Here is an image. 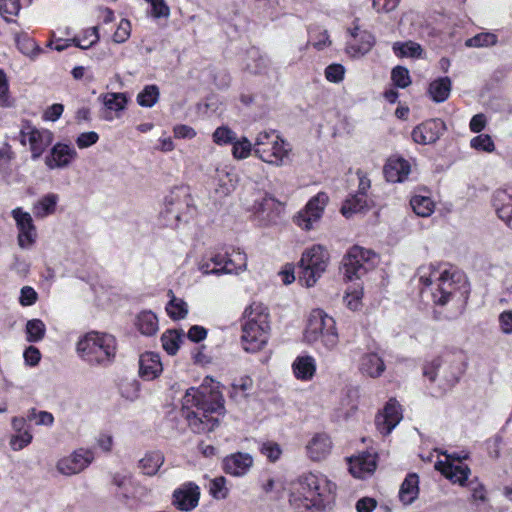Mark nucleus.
<instances>
[{"label":"nucleus","mask_w":512,"mask_h":512,"mask_svg":"<svg viewBox=\"0 0 512 512\" xmlns=\"http://www.w3.org/2000/svg\"><path fill=\"white\" fill-rule=\"evenodd\" d=\"M213 385L205 382L198 388H189L182 400L181 414L194 433H208L219 424L218 417L212 414H222L224 400L218 390V385L211 380Z\"/></svg>","instance_id":"nucleus-1"},{"label":"nucleus","mask_w":512,"mask_h":512,"mask_svg":"<svg viewBox=\"0 0 512 512\" xmlns=\"http://www.w3.org/2000/svg\"><path fill=\"white\" fill-rule=\"evenodd\" d=\"M336 485L324 475L308 473L291 483L289 503L296 512H320L335 500Z\"/></svg>","instance_id":"nucleus-2"},{"label":"nucleus","mask_w":512,"mask_h":512,"mask_svg":"<svg viewBox=\"0 0 512 512\" xmlns=\"http://www.w3.org/2000/svg\"><path fill=\"white\" fill-rule=\"evenodd\" d=\"M429 272L425 268L419 270V281L423 285L421 294L429 293L437 305H445L451 298H454L462 286L465 288L463 276L459 273H451L447 269L442 271L439 268L430 266Z\"/></svg>","instance_id":"nucleus-3"},{"label":"nucleus","mask_w":512,"mask_h":512,"mask_svg":"<svg viewBox=\"0 0 512 512\" xmlns=\"http://www.w3.org/2000/svg\"><path fill=\"white\" fill-rule=\"evenodd\" d=\"M269 314L261 303H253L243 313L241 344L249 353L260 351L269 338Z\"/></svg>","instance_id":"nucleus-4"},{"label":"nucleus","mask_w":512,"mask_h":512,"mask_svg":"<svg viewBox=\"0 0 512 512\" xmlns=\"http://www.w3.org/2000/svg\"><path fill=\"white\" fill-rule=\"evenodd\" d=\"M76 350L89 365L107 366L115 357L116 339L110 334L92 331L79 339Z\"/></svg>","instance_id":"nucleus-5"},{"label":"nucleus","mask_w":512,"mask_h":512,"mask_svg":"<svg viewBox=\"0 0 512 512\" xmlns=\"http://www.w3.org/2000/svg\"><path fill=\"white\" fill-rule=\"evenodd\" d=\"M304 340L309 344L320 342L327 350L334 349L338 344L335 320L323 310H313L308 318Z\"/></svg>","instance_id":"nucleus-6"},{"label":"nucleus","mask_w":512,"mask_h":512,"mask_svg":"<svg viewBox=\"0 0 512 512\" xmlns=\"http://www.w3.org/2000/svg\"><path fill=\"white\" fill-rule=\"evenodd\" d=\"M191 198L186 187H176L166 197L164 209L160 213L162 224L176 228L181 222H187L194 212Z\"/></svg>","instance_id":"nucleus-7"},{"label":"nucleus","mask_w":512,"mask_h":512,"mask_svg":"<svg viewBox=\"0 0 512 512\" xmlns=\"http://www.w3.org/2000/svg\"><path fill=\"white\" fill-rule=\"evenodd\" d=\"M329 254L321 245H314L303 252L298 263V280L312 287L327 268Z\"/></svg>","instance_id":"nucleus-8"},{"label":"nucleus","mask_w":512,"mask_h":512,"mask_svg":"<svg viewBox=\"0 0 512 512\" xmlns=\"http://www.w3.org/2000/svg\"><path fill=\"white\" fill-rule=\"evenodd\" d=\"M377 263V255L360 246L351 247L342 260L341 270L344 279L353 281L363 277L372 270Z\"/></svg>","instance_id":"nucleus-9"},{"label":"nucleus","mask_w":512,"mask_h":512,"mask_svg":"<svg viewBox=\"0 0 512 512\" xmlns=\"http://www.w3.org/2000/svg\"><path fill=\"white\" fill-rule=\"evenodd\" d=\"M443 365L451 370L450 377L447 381L450 385H454L465 371L466 357L461 350L445 352L440 357L434 359L430 364L425 365L423 369L424 376L433 382L436 378V370L440 369Z\"/></svg>","instance_id":"nucleus-10"},{"label":"nucleus","mask_w":512,"mask_h":512,"mask_svg":"<svg viewBox=\"0 0 512 512\" xmlns=\"http://www.w3.org/2000/svg\"><path fill=\"white\" fill-rule=\"evenodd\" d=\"M328 201V195L324 192H319L297 213L294 217L295 224L306 231L314 229L315 224L320 221Z\"/></svg>","instance_id":"nucleus-11"},{"label":"nucleus","mask_w":512,"mask_h":512,"mask_svg":"<svg viewBox=\"0 0 512 512\" xmlns=\"http://www.w3.org/2000/svg\"><path fill=\"white\" fill-rule=\"evenodd\" d=\"M20 141L23 145L29 142L31 157L38 159L53 141V133L47 129H37L28 121L23 122L20 130Z\"/></svg>","instance_id":"nucleus-12"},{"label":"nucleus","mask_w":512,"mask_h":512,"mask_svg":"<svg viewBox=\"0 0 512 512\" xmlns=\"http://www.w3.org/2000/svg\"><path fill=\"white\" fill-rule=\"evenodd\" d=\"M94 460V454L87 449H77L71 454L60 458L56 463L57 471L64 476H72L81 473Z\"/></svg>","instance_id":"nucleus-13"},{"label":"nucleus","mask_w":512,"mask_h":512,"mask_svg":"<svg viewBox=\"0 0 512 512\" xmlns=\"http://www.w3.org/2000/svg\"><path fill=\"white\" fill-rule=\"evenodd\" d=\"M446 124L439 118L429 119L417 125L412 131V139L417 144L436 143L446 131Z\"/></svg>","instance_id":"nucleus-14"},{"label":"nucleus","mask_w":512,"mask_h":512,"mask_svg":"<svg viewBox=\"0 0 512 512\" xmlns=\"http://www.w3.org/2000/svg\"><path fill=\"white\" fill-rule=\"evenodd\" d=\"M12 217L18 228V244L23 249L30 248L36 241V227L33 224L32 216L28 212H24L22 208L12 210Z\"/></svg>","instance_id":"nucleus-15"},{"label":"nucleus","mask_w":512,"mask_h":512,"mask_svg":"<svg viewBox=\"0 0 512 512\" xmlns=\"http://www.w3.org/2000/svg\"><path fill=\"white\" fill-rule=\"evenodd\" d=\"M251 210L264 224H271L280 217L283 206L274 197L264 194L259 199H255Z\"/></svg>","instance_id":"nucleus-16"},{"label":"nucleus","mask_w":512,"mask_h":512,"mask_svg":"<svg viewBox=\"0 0 512 512\" xmlns=\"http://www.w3.org/2000/svg\"><path fill=\"white\" fill-rule=\"evenodd\" d=\"M402 419L400 404L395 399H390L382 411L375 417V425L382 435H388Z\"/></svg>","instance_id":"nucleus-17"},{"label":"nucleus","mask_w":512,"mask_h":512,"mask_svg":"<svg viewBox=\"0 0 512 512\" xmlns=\"http://www.w3.org/2000/svg\"><path fill=\"white\" fill-rule=\"evenodd\" d=\"M77 156V151L72 146L64 143H57L45 157V164L49 169L66 168L77 158Z\"/></svg>","instance_id":"nucleus-18"},{"label":"nucleus","mask_w":512,"mask_h":512,"mask_svg":"<svg viewBox=\"0 0 512 512\" xmlns=\"http://www.w3.org/2000/svg\"><path fill=\"white\" fill-rule=\"evenodd\" d=\"M200 497L199 487L188 482L173 492V505L181 511H190L198 505Z\"/></svg>","instance_id":"nucleus-19"},{"label":"nucleus","mask_w":512,"mask_h":512,"mask_svg":"<svg viewBox=\"0 0 512 512\" xmlns=\"http://www.w3.org/2000/svg\"><path fill=\"white\" fill-rule=\"evenodd\" d=\"M492 206L499 219L512 229V187L497 189L492 196Z\"/></svg>","instance_id":"nucleus-20"},{"label":"nucleus","mask_w":512,"mask_h":512,"mask_svg":"<svg viewBox=\"0 0 512 512\" xmlns=\"http://www.w3.org/2000/svg\"><path fill=\"white\" fill-rule=\"evenodd\" d=\"M376 469V454L363 452L358 456L349 458L350 473L360 479L370 476Z\"/></svg>","instance_id":"nucleus-21"},{"label":"nucleus","mask_w":512,"mask_h":512,"mask_svg":"<svg viewBox=\"0 0 512 512\" xmlns=\"http://www.w3.org/2000/svg\"><path fill=\"white\" fill-rule=\"evenodd\" d=\"M253 464V458L248 453L237 452L223 459V470L232 476L245 475Z\"/></svg>","instance_id":"nucleus-22"},{"label":"nucleus","mask_w":512,"mask_h":512,"mask_svg":"<svg viewBox=\"0 0 512 512\" xmlns=\"http://www.w3.org/2000/svg\"><path fill=\"white\" fill-rule=\"evenodd\" d=\"M272 143L273 144H270L265 149V152H267V154H260L258 157L266 163L275 166H281L284 164L285 158H287L289 155V144L286 143L285 140L282 139L279 135L276 137L274 141H272Z\"/></svg>","instance_id":"nucleus-23"},{"label":"nucleus","mask_w":512,"mask_h":512,"mask_svg":"<svg viewBox=\"0 0 512 512\" xmlns=\"http://www.w3.org/2000/svg\"><path fill=\"white\" fill-rule=\"evenodd\" d=\"M163 370L160 356L157 353L146 352L139 359V376L146 381L157 378Z\"/></svg>","instance_id":"nucleus-24"},{"label":"nucleus","mask_w":512,"mask_h":512,"mask_svg":"<svg viewBox=\"0 0 512 512\" xmlns=\"http://www.w3.org/2000/svg\"><path fill=\"white\" fill-rule=\"evenodd\" d=\"M385 369L384 360L378 352H368L360 358L359 370L365 376L378 378L384 373Z\"/></svg>","instance_id":"nucleus-25"},{"label":"nucleus","mask_w":512,"mask_h":512,"mask_svg":"<svg viewBox=\"0 0 512 512\" xmlns=\"http://www.w3.org/2000/svg\"><path fill=\"white\" fill-rule=\"evenodd\" d=\"M435 469L440 471L453 483H459L460 485H465L470 474V469L467 465L454 464L453 462H444L441 460L435 463Z\"/></svg>","instance_id":"nucleus-26"},{"label":"nucleus","mask_w":512,"mask_h":512,"mask_svg":"<svg viewBox=\"0 0 512 512\" xmlns=\"http://www.w3.org/2000/svg\"><path fill=\"white\" fill-rule=\"evenodd\" d=\"M410 173V165L403 158L389 159L384 166V175L387 181L392 183L404 181Z\"/></svg>","instance_id":"nucleus-27"},{"label":"nucleus","mask_w":512,"mask_h":512,"mask_svg":"<svg viewBox=\"0 0 512 512\" xmlns=\"http://www.w3.org/2000/svg\"><path fill=\"white\" fill-rule=\"evenodd\" d=\"M374 203L370 200L367 194L356 193L351 195L344 202L341 212L349 218L353 214L364 213L373 207Z\"/></svg>","instance_id":"nucleus-28"},{"label":"nucleus","mask_w":512,"mask_h":512,"mask_svg":"<svg viewBox=\"0 0 512 512\" xmlns=\"http://www.w3.org/2000/svg\"><path fill=\"white\" fill-rule=\"evenodd\" d=\"M331 440L326 434H316L307 444L308 457L313 461L324 459L331 450Z\"/></svg>","instance_id":"nucleus-29"},{"label":"nucleus","mask_w":512,"mask_h":512,"mask_svg":"<svg viewBox=\"0 0 512 512\" xmlns=\"http://www.w3.org/2000/svg\"><path fill=\"white\" fill-rule=\"evenodd\" d=\"M112 484L117 488L115 496L122 504L133 507L134 500L130 494L132 478L130 475L115 473L112 475Z\"/></svg>","instance_id":"nucleus-30"},{"label":"nucleus","mask_w":512,"mask_h":512,"mask_svg":"<svg viewBox=\"0 0 512 512\" xmlns=\"http://www.w3.org/2000/svg\"><path fill=\"white\" fill-rule=\"evenodd\" d=\"M269 63L267 56L252 48L246 54L243 69L251 74H264L268 71Z\"/></svg>","instance_id":"nucleus-31"},{"label":"nucleus","mask_w":512,"mask_h":512,"mask_svg":"<svg viewBox=\"0 0 512 512\" xmlns=\"http://www.w3.org/2000/svg\"><path fill=\"white\" fill-rule=\"evenodd\" d=\"M215 192L221 196H228L236 188L238 179L235 173L226 169H217L215 176Z\"/></svg>","instance_id":"nucleus-32"},{"label":"nucleus","mask_w":512,"mask_h":512,"mask_svg":"<svg viewBox=\"0 0 512 512\" xmlns=\"http://www.w3.org/2000/svg\"><path fill=\"white\" fill-rule=\"evenodd\" d=\"M419 493V478L415 473H410L406 476L399 490V499L405 504H411L418 496Z\"/></svg>","instance_id":"nucleus-33"},{"label":"nucleus","mask_w":512,"mask_h":512,"mask_svg":"<svg viewBox=\"0 0 512 512\" xmlns=\"http://www.w3.org/2000/svg\"><path fill=\"white\" fill-rule=\"evenodd\" d=\"M59 197L55 193H48L34 203L32 211L37 219H43L56 211Z\"/></svg>","instance_id":"nucleus-34"},{"label":"nucleus","mask_w":512,"mask_h":512,"mask_svg":"<svg viewBox=\"0 0 512 512\" xmlns=\"http://www.w3.org/2000/svg\"><path fill=\"white\" fill-rule=\"evenodd\" d=\"M294 375L300 380H310L316 371L315 360L311 356H299L292 365Z\"/></svg>","instance_id":"nucleus-35"},{"label":"nucleus","mask_w":512,"mask_h":512,"mask_svg":"<svg viewBox=\"0 0 512 512\" xmlns=\"http://www.w3.org/2000/svg\"><path fill=\"white\" fill-rule=\"evenodd\" d=\"M246 268V255L240 251L232 254L225 253L223 267L219 268V276L223 274H238Z\"/></svg>","instance_id":"nucleus-36"},{"label":"nucleus","mask_w":512,"mask_h":512,"mask_svg":"<svg viewBox=\"0 0 512 512\" xmlns=\"http://www.w3.org/2000/svg\"><path fill=\"white\" fill-rule=\"evenodd\" d=\"M101 99L107 109L104 115V119L106 120H112L113 118L109 111H122L127 104V96L125 93H106L101 96Z\"/></svg>","instance_id":"nucleus-37"},{"label":"nucleus","mask_w":512,"mask_h":512,"mask_svg":"<svg viewBox=\"0 0 512 512\" xmlns=\"http://www.w3.org/2000/svg\"><path fill=\"white\" fill-rule=\"evenodd\" d=\"M451 86L449 77H440L430 83L428 92L433 101L441 103L449 97Z\"/></svg>","instance_id":"nucleus-38"},{"label":"nucleus","mask_w":512,"mask_h":512,"mask_svg":"<svg viewBox=\"0 0 512 512\" xmlns=\"http://www.w3.org/2000/svg\"><path fill=\"white\" fill-rule=\"evenodd\" d=\"M164 463V456L160 452H150L138 462V467L147 476L155 475Z\"/></svg>","instance_id":"nucleus-39"},{"label":"nucleus","mask_w":512,"mask_h":512,"mask_svg":"<svg viewBox=\"0 0 512 512\" xmlns=\"http://www.w3.org/2000/svg\"><path fill=\"white\" fill-rule=\"evenodd\" d=\"M136 326L143 335H154L158 331L157 316L151 311H143L137 317Z\"/></svg>","instance_id":"nucleus-40"},{"label":"nucleus","mask_w":512,"mask_h":512,"mask_svg":"<svg viewBox=\"0 0 512 512\" xmlns=\"http://www.w3.org/2000/svg\"><path fill=\"white\" fill-rule=\"evenodd\" d=\"M393 52L396 56L403 58V57H411V58H418L421 56L422 48L418 43H415L413 41H406V42H395L393 44Z\"/></svg>","instance_id":"nucleus-41"},{"label":"nucleus","mask_w":512,"mask_h":512,"mask_svg":"<svg viewBox=\"0 0 512 512\" xmlns=\"http://www.w3.org/2000/svg\"><path fill=\"white\" fill-rule=\"evenodd\" d=\"M182 335V331L178 330H167L162 334V347L169 355H174L178 351L182 341Z\"/></svg>","instance_id":"nucleus-42"},{"label":"nucleus","mask_w":512,"mask_h":512,"mask_svg":"<svg viewBox=\"0 0 512 512\" xmlns=\"http://www.w3.org/2000/svg\"><path fill=\"white\" fill-rule=\"evenodd\" d=\"M410 205L413 211L421 217H428L434 211V203L427 196L416 195L411 198Z\"/></svg>","instance_id":"nucleus-43"},{"label":"nucleus","mask_w":512,"mask_h":512,"mask_svg":"<svg viewBox=\"0 0 512 512\" xmlns=\"http://www.w3.org/2000/svg\"><path fill=\"white\" fill-rule=\"evenodd\" d=\"M46 333V326L40 319H32L26 323V340L30 343L41 341Z\"/></svg>","instance_id":"nucleus-44"},{"label":"nucleus","mask_w":512,"mask_h":512,"mask_svg":"<svg viewBox=\"0 0 512 512\" xmlns=\"http://www.w3.org/2000/svg\"><path fill=\"white\" fill-rule=\"evenodd\" d=\"M159 96L160 92L157 85H147L137 95V103L142 107L150 108L157 103Z\"/></svg>","instance_id":"nucleus-45"},{"label":"nucleus","mask_w":512,"mask_h":512,"mask_svg":"<svg viewBox=\"0 0 512 512\" xmlns=\"http://www.w3.org/2000/svg\"><path fill=\"white\" fill-rule=\"evenodd\" d=\"M166 311L173 320H179L187 315L188 307L183 299L176 298L173 295L166 306Z\"/></svg>","instance_id":"nucleus-46"},{"label":"nucleus","mask_w":512,"mask_h":512,"mask_svg":"<svg viewBox=\"0 0 512 512\" xmlns=\"http://www.w3.org/2000/svg\"><path fill=\"white\" fill-rule=\"evenodd\" d=\"M119 390L123 398L135 401L140 395V383L136 379H125L120 383Z\"/></svg>","instance_id":"nucleus-47"},{"label":"nucleus","mask_w":512,"mask_h":512,"mask_svg":"<svg viewBox=\"0 0 512 512\" xmlns=\"http://www.w3.org/2000/svg\"><path fill=\"white\" fill-rule=\"evenodd\" d=\"M277 136L278 135L275 134V132H273V131L260 132L255 139V143L253 144V151H254L255 155L258 157L260 154H264V153L267 154V152H265V149L270 144H273L272 141H274Z\"/></svg>","instance_id":"nucleus-48"},{"label":"nucleus","mask_w":512,"mask_h":512,"mask_svg":"<svg viewBox=\"0 0 512 512\" xmlns=\"http://www.w3.org/2000/svg\"><path fill=\"white\" fill-rule=\"evenodd\" d=\"M362 43L360 45L348 44L347 51L352 55H364L366 54L374 45L375 38L372 34L364 32L361 36Z\"/></svg>","instance_id":"nucleus-49"},{"label":"nucleus","mask_w":512,"mask_h":512,"mask_svg":"<svg viewBox=\"0 0 512 512\" xmlns=\"http://www.w3.org/2000/svg\"><path fill=\"white\" fill-rule=\"evenodd\" d=\"M100 40L98 27H92L85 31V36L83 39L73 38L71 41L73 44L81 49H88L98 43Z\"/></svg>","instance_id":"nucleus-50"},{"label":"nucleus","mask_w":512,"mask_h":512,"mask_svg":"<svg viewBox=\"0 0 512 512\" xmlns=\"http://www.w3.org/2000/svg\"><path fill=\"white\" fill-rule=\"evenodd\" d=\"M209 492L211 496L217 500H223L227 498L229 489L226 486V479L223 476H219L210 481Z\"/></svg>","instance_id":"nucleus-51"},{"label":"nucleus","mask_w":512,"mask_h":512,"mask_svg":"<svg viewBox=\"0 0 512 512\" xmlns=\"http://www.w3.org/2000/svg\"><path fill=\"white\" fill-rule=\"evenodd\" d=\"M232 145V155L236 159L247 158L253 150L252 143L246 137H242L241 139L236 137Z\"/></svg>","instance_id":"nucleus-52"},{"label":"nucleus","mask_w":512,"mask_h":512,"mask_svg":"<svg viewBox=\"0 0 512 512\" xmlns=\"http://www.w3.org/2000/svg\"><path fill=\"white\" fill-rule=\"evenodd\" d=\"M20 9V0H0V14L7 22H12L10 17L17 16Z\"/></svg>","instance_id":"nucleus-53"},{"label":"nucleus","mask_w":512,"mask_h":512,"mask_svg":"<svg viewBox=\"0 0 512 512\" xmlns=\"http://www.w3.org/2000/svg\"><path fill=\"white\" fill-rule=\"evenodd\" d=\"M236 137V133L227 126L218 127L213 133V141L218 145L232 144Z\"/></svg>","instance_id":"nucleus-54"},{"label":"nucleus","mask_w":512,"mask_h":512,"mask_svg":"<svg viewBox=\"0 0 512 512\" xmlns=\"http://www.w3.org/2000/svg\"><path fill=\"white\" fill-rule=\"evenodd\" d=\"M393 83L399 88H406L411 84V78L407 68L396 66L391 72Z\"/></svg>","instance_id":"nucleus-55"},{"label":"nucleus","mask_w":512,"mask_h":512,"mask_svg":"<svg viewBox=\"0 0 512 512\" xmlns=\"http://www.w3.org/2000/svg\"><path fill=\"white\" fill-rule=\"evenodd\" d=\"M497 42L496 35L492 33H480L468 39L466 45L469 47H487Z\"/></svg>","instance_id":"nucleus-56"},{"label":"nucleus","mask_w":512,"mask_h":512,"mask_svg":"<svg viewBox=\"0 0 512 512\" xmlns=\"http://www.w3.org/2000/svg\"><path fill=\"white\" fill-rule=\"evenodd\" d=\"M33 439L30 431L18 432L11 437L10 445L14 451H19L28 446Z\"/></svg>","instance_id":"nucleus-57"},{"label":"nucleus","mask_w":512,"mask_h":512,"mask_svg":"<svg viewBox=\"0 0 512 512\" xmlns=\"http://www.w3.org/2000/svg\"><path fill=\"white\" fill-rule=\"evenodd\" d=\"M471 147L480 151L492 152L494 143L489 135L480 134L471 140Z\"/></svg>","instance_id":"nucleus-58"},{"label":"nucleus","mask_w":512,"mask_h":512,"mask_svg":"<svg viewBox=\"0 0 512 512\" xmlns=\"http://www.w3.org/2000/svg\"><path fill=\"white\" fill-rule=\"evenodd\" d=\"M131 34V24L127 19H122L117 27V30L113 34V41L115 43H124Z\"/></svg>","instance_id":"nucleus-59"},{"label":"nucleus","mask_w":512,"mask_h":512,"mask_svg":"<svg viewBox=\"0 0 512 512\" xmlns=\"http://www.w3.org/2000/svg\"><path fill=\"white\" fill-rule=\"evenodd\" d=\"M345 68L341 64H331L325 69V77L328 81L339 83L343 80Z\"/></svg>","instance_id":"nucleus-60"},{"label":"nucleus","mask_w":512,"mask_h":512,"mask_svg":"<svg viewBox=\"0 0 512 512\" xmlns=\"http://www.w3.org/2000/svg\"><path fill=\"white\" fill-rule=\"evenodd\" d=\"M0 105L4 107H9L12 105V99L9 94L8 80L3 70H0Z\"/></svg>","instance_id":"nucleus-61"},{"label":"nucleus","mask_w":512,"mask_h":512,"mask_svg":"<svg viewBox=\"0 0 512 512\" xmlns=\"http://www.w3.org/2000/svg\"><path fill=\"white\" fill-rule=\"evenodd\" d=\"M260 451L265 455L271 462L277 461L281 456V448L275 442H265L262 444Z\"/></svg>","instance_id":"nucleus-62"},{"label":"nucleus","mask_w":512,"mask_h":512,"mask_svg":"<svg viewBox=\"0 0 512 512\" xmlns=\"http://www.w3.org/2000/svg\"><path fill=\"white\" fill-rule=\"evenodd\" d=\"M19 50L25 55H33L35 50L39 51L36 42L28 36L18 37L16 39Z\"/></svg>","instance_id":"nucleus-63"},{"label":"nucleus","mask_w":512,"mask_h":512,"mask_svg":"<svg viewBox=\"0 0 512 512\" xmlns=\"http://www.w3.org/2000/svg\"><path fill=\"white\" fill-rule=\"evenodd\" d=\"M503 445V438L500 435H495L494 437L488 439L486 441L487 451L490 457L494 459H498L501 454V447Z\"/></svg>","instance_id":"nucleus-64"}]
</instances>
